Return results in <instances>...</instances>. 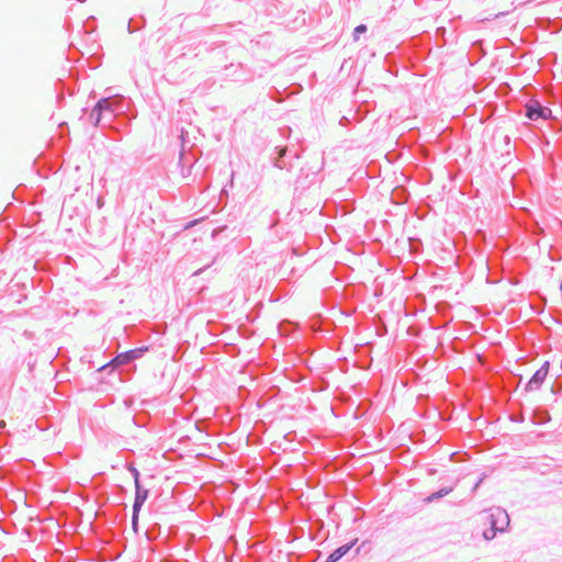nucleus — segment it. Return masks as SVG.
<instances>
[{
	"instance_id": "1",
	"label": "nucleus",
	"mask_w": 562,
	"mask_h": 562,
	"mask_svg": "<svg viewBox=\"0 0 562 562\" xmlns=\"http://www.w3.org/2000/svg\"><path fill=\"white\" fill-rule=\"evenodd\" d=\"M95 105L100 111L103 128L110 126L115 115L124 111L122 98H102L97 102Z\"/></svg>"
},
{
	"instance_id": "2",
	"label": "nucleus",
	"mask_w": 562,
	"mask_h": 562,
	"mask_svg": "<svg viewBox=\"0 0 562 562\" xmlns=\"http://www.w3.org/2000/svg\"><path fill=\"white\" fill-rule=\"evenodd\" d=\"M148 351V347H138L135 349H131L128 351L119 353L115 356L110 362L102 366L99 371H104L108 368H119L121 366L128 364L130 362L139 359L144 356V353Z\"/></svg>"
},
{
	"instance_id": "3",
	"label": "nucleus",
	"mask_w": 562,
	"mask_h": 562,
	"mask_svg": "<svg viewBox=\"0 0 562 562\" xmlns=\"http://www.w3.org/2000/svg\"><path fill=\"white\" fill-rule=\"evenodd\" d=\"M486 519L490 526H492L494 530H497L498 532H504L509 526L510 521L507 512L501 507L491 508Z\"/></svg>"
},
{
	"instance_id": "4",
	"label": "nucleus",
	"mask_w": 562,
	"mask_h": 562,
	"mask_svg": "<svg viewBox=\"0 0 562 562\" xmlns=\"http://www.w3.org/2000/svg\"><path fill=\"white\" fill-rule=\"evenodd\" d=\"M274 153L277 156L273 157V166L279 169H285L290 171L293 166L288 158H299L300 155L297 151L289 150L288 147H276Z\"/></svg>"
},
{
	"instance_id": "5",
	"label": "nucleus",
	"mask_w": 562,
	"mask_h": 562,
	"mask_svg": "<svg viewBox=\"0 0 562 562\" xmlns=\"http://www.w3.org/2000/svg\"><path fill=\"white\" fill-rule=\"evenodd\" d=\"M526 116L532 121H537L539 119L547 120L551 116L552 111L548 106L542 105L537 100H530L526 106Z\"/></svg>"
},
{
	"instance_id": "6",
	"label": "nucleus",
	"mask_w": 562,
	"mask_h": 562,
	"mask_svg": "<svg viewBox=\"0 0 562 562\" xmlns=\"http://www.w3.org/2000/svg\"><path fill=\"white\" fill-rule=\"evenodd\" d=\"M550 368V362L546 361L540 369H538L531 379L527 382L525 386L526 392H533L540 390L541 385L543 384L544 380L548 376Z\"/></svg>"
},
{
	"instance_id": "7",
	"label": "nucleus",
	"mask_w": 562,
	"mask_h": 562,
	"mask_svg": "<svg viewBox=\"0 0 562 562\" xmlns=\"http://www.w3.org/2000/svg\"><path fill=\"white\" fill-rule=\"evenodd\" d=\"M356 542L357 539L337 548L327 557L325 562H337L352 549Z\"/></svg>"
},
{
	"instance_id": "8",
	"label": "nucleus",
	"mask_w": 562,
	"mask_h": 562,
	"mask_svg": "<svg viewBox=\"0 0 562 562\" xmlns=\"http://www.w3.org/2000/svg\"><path fill=\"white\" fill-rule=\"evenodd\" d=\"M148 497V490L143 488L140 484L135 485V499L133 504V509L135 512H140L142 506Z\"/></svg>"
},
{
	"instance_id": "9",
	"label": "nucleus",
	"mask_w": 562,
	"mask_h": 562,
	"mask_svg": "<svg viewBox=\"0 0 562 562\" xmlns=\"http://www.w3.org/2000/svg\"><path fill=\"white\" fill-rule=\"evenodd\" d=\"M100 111L98 110L97 105H94V108L91 110L90 114H89V122L93 125V126H101L102 127V123H101V116H100Z\"/></svg>"
},
{
	"instance_id": "10",
	"label": "nucleus",
	"mask_w": 562,
	"mask_h": 562,
	"mask_svg": "<svg viewBox=\"0 0 562 562\" xmlns=\"http://www.w3.org/2000/svg\"><path fill=\"white\" fill-rule=\"evenodd\" d=\"M452 487H442L440 488L438 492L436 493H432L430 496H429V501H435V499H439L446 495H448L450 492H452Z\"/></svg>"
},
{
	"instance_id": "11",
	"label": "nucleus",
	"mask_w": 562,
	"mask_h": 562,
	"mask_svg": "<svg viewBox=\"0 0 562 562\" xmlns=\"http://www.w3.org/2000/svg\"><path fill=\"white\" fill-rule=\"evenodd\" d=\"M497 532H498L497 530H494V528L492 526H490L488 529H485L483 531V538L485 540H492V539H494L496 537Z\"/></svg>"
},
{
	"instance_id": "12",
	"label": "nucleus",
	"mask_w": 562,
	"mask_h": 562,
	"mask_svg": "<svg viewBox=\"0 0 562 562\" xmlns=\"http://www.w3.org/2000/svg\"><path fill=\"white\" fill-rule=\"evenodd\" d=\"M364 32H367V26H366L364 24H360V25H358V26L355 29L353 34H352L353 40H355V41H358V40H359V37H360V34H362V33H364Z\"/></svg>"
},
{
	"instance_id": "13",
	"label": "nucleus",
	"mask_w": 562,
	"mask_h": 562,
	"mask_svg": "<svg viewBox=\"0 0 562 562\" xmlns=\"http://www.w3.org/2000/svg\"><path fill=\"white\" fill-rule=\"evenodd\" d=\"M128 470H130V472L133 475L135 485L140 484L139 483V472H138V470L135 467H133V465H130Z\"/></svg>"
},
{
	"instance_id": "14",
	"label": "nucleus",
	"mask_w": 562,
	"mask_h": 562,
	"mask_svg": "<svg viewBox=\"0 0 562 562\" xmlns=\"http://www.w3.org/2000/svg\"><path fill=\"white\" fill-rule=\"evenodd\" d=\"M138 515H139V512H135V509H133V515H132V527L135 531H137V526H138Z\"/></svg>"
},
{
	"instance_id": "15",
	"label": "nucleus",
	"mask_w": 562,
	"mask_h": 562,
	"mask_svg": "<svg viewBox=\"0 0 562 562\" xmlns=\"http://www.w3.org/2000/svg\"><path fill=\"white\" fill-rule=\"evenodd\" d=\"M481 482H482V479H481V480H480V481L474 485L473 491H476V490H477V487H479V485L481 484Z\"/></svg>"
},
{
	"instance_id": "16",
	"label": "nucleus",
	"mask_w": 562,
	"mask_h": 562,
	"mask_svg": "<svg viewBox=\"0 0 562 562\" xmlns=\"http://www.w3.org/2000/svg\"><path fill=\"white\" fill-rule=\"evenodd\" d=\"M4 427H5V422L4 420H0V429H2Z\"/></svg>"
},
{
	"instance_id": "17",
	"label": "nucleus",
	"mask_w": 562,
	"mask_h": 562,
	"mask_svg": "<svg viewBox=\"0 0 562 562\" xmlns=\"http://www.w3.org/2000/svg\"><path fill=\"white\" fill-rule=\"evenodd\" d=\"M204 269H199L194 274H201Z\"/></svg>"
}]
</instances>
